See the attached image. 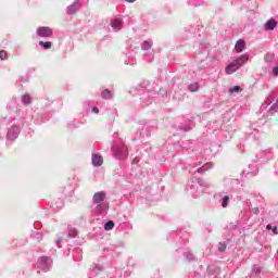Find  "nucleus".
Returning <instances> with one entry per match:
<instances>
[{"mask_svg": "<svg viewBox=\"0 0 278 278\" xmlns=\"http://www.w3.org/2000/svg\"><path fill=\"white\" fill-rule=\"evenodd\" d=\"M245 62H249V53L240 55L235 61H232L229 65L226 66L225 72L226 75H233L238 68L244 66Z\"/></svg>", "mask_w": 278, "mask_h": 278, "instance_id": "nucleus-1", "label": "nucleus"}, {"mask_svg": "<svg viewBox=\"0 0 278 278\" xmlns=\"http://www.w3.org/2000/svg\"><path fill=\"white\" fill-rule=\"evenodd\" d=\"M113 155L116 160H127L129 150L125 143L115 144L112 147Z\"/></svg>", "mask_w": 278, "mask_h": 278, "instance_id": "nucleus-2", "label": "nucleus"}, {"mask_svg": "<svg viewBox=\"0 0 278 278\" xmlns=\"http://www.w3.org/2000/svg\"><path fill=\"white\" fill-rule=\"evenodd\" d=\"M51 264H53V260H51V257L41 256L38 258L36 266L38 270H43L47 273V270H51Z\"/></svg>", "mask_w": 278, "mask_h": 278, "instance_id": "nucleus-3", "label": "nucleus"}, {"mask_svg": "<svg viewBox=\"0 0 278 278\" xmlns=\"http://www.w3.org/2000/svg\"><path fill=\"white\" fill-rule=\"evenodd\" d=\"M37 36H39V38H51L53 36V29L41 26L37 29Z\"/></svg>", "mask_w": 278, "mask_h": 278, "instance_id": "nucleus-4", "label": "nucleus"}, {"mask_svg": "<svg viewBox=\"0 0 278 278\" xmlns=\"http://www.w3.org/2000/svg\"><path fill=\"white\" fill-rule=\"evenodd\" d=\"M105 191H99L96 192L92 197V203L93 204H99V203H105Z\"/></svg>", "mask_w": 278, "mask_h": 278, "instance_id": "nucleus-5", "label": "nucleus"}, {"mask_svg": "<svg viewBox=\"0 0 278 278\" xmlns=\"http://www.w3.org/2000/svg\"><path fill=\"white\" fill-rule=\"evenodd\" d=\"M109 208H110V204H108V202H102V203L96 204L93 212L94 214H105V212H108Z\"/></svg>", "mask_w": 278, "mask_h": 278, "instance_id": "nucleus-6", "label": "nucleus"}, {"mask_svg": "<svg viewBox=\"0 0 278 278\" xmlns=\"http://www.w3.org/2000/svg\"><path fill=\"white\" fill-rule=\"evenodd\" d=\"M20 131L18 126H12L7 134L8 140H16Z\"/></svg>", "mask_w": 278, "mask_h": 278, "instance_id": "nucleus-7", "label": "nucleus"}, {"mask_svg": "<svg viewBox=\"0 0 278 278\" xmlns=\"http://www.w3.org/2000/svg\"><path fill=\"white\" fill-rule=\"evenodd\" d=\"M79 8H81V2L77 0L76 2H74L67 8V14H75V12L79 10Z\"/></svg>", "mask_w": 278, "mask_h": 278, "instance_id": "nucleus-8", "label": "nucleus"}, {"mask_svg": "<svg viewBox=\"0 0 278 278\" xmlns=\"http://www.w3.org/2000/svg\"><path fill=\"white\" fill-rule=\"evenodd\" d=\"M244 49H247V42H244V40L239 39L236 45H235V50L238 53H242V51H244Z\"/></svg>", "mask_w": 278, "mask_h": 278, "instance_id": "nucleus-9", "label": "nucleus"}, {"mask_svg": "<svg viewBox=\"0 0 278 278\" xmlns=\"http://www.w3.org/2000/svg\"><path fill=\"white\" fill-rule=\"evenodd\" d=\"M111 27H113V29H117V30L123 29V20H121V18L112 20Z\"/></svg>", "mask_w": 278, "mask_h": 278, "instance_id": "nucleus-10", "label": "nucleus"}, {"mask_svg": "<svg viewBox=\"0 0 278 278\" xmlns=\"http://www.w3.org/2000/svg\"><path fill=\"white\" fill-rule=\"evenodd\" d=\"M275 27H277V21L275 18H270L265 24L266 31H273V29H275Z\"/></svg>", "mask_w": 278, "mask_h": 278, "instance_id": "nucleus-11", "label": "nucleus"}, {"mask_svg": "<svg viewBox=\"0 0 278 278\" xmlns=\"http://www.w3.org/2000/svg\"><path fill=\"white\" fill-rule=\"evenodd\" d=\"M93 166H101L103 164V156L99 154H92Z\"/></svg>", "mask_w": 278, "mask_h": 278, "instance_id": "nucleus-12", "label": "nucleus"}, {"mask_svg": "<svg viewBox=\"0 0 278 278\" xmlns=\"http://www.w3.org/2000/svg\"><path fill=\"white\" fill-rule=\"evenodd\" d=\"M102 99H106L110 100L114 97V94L112 93V91H110V89H104L101 93Z\"/></svg>", "mask_w": 278, "mask_h": 278, "instance_id": "nucleus-13", "label": "nucleus"}, {"mask_svg": "<svg viewBox=\"0 0 278 278\" xmlns=\"http://www.w3.org/2000/svg\"><path fill=\"white\" fill-rule=\"evenodd\" d=\"M22 103H24V105H29V103H31V97L29 93L23 96Z\"/></svg>", "mask_w": 278, "mask_h": 278, "instance_id": "nucleus-14", "label": "nucleus"}, {"mask_svg": "<svg viewBox=\"0 0 278 278\" xmlns=\"http://www.w3.org/2000/svg\"><path fill=\"white\" fill-rule=\"evenodd\" d=\"M264 60H265V62H268V63L273 62V60H275V53H273V52L266 53L264 56Z\"/></svg>", "mask_w": 278, "mask_h": 278, "instance_id": "nucleus-15", "label": "nucleus"}, {"mask_svg": "<svg viewBox=\"0 0 278 278\" xmlns=\"http://www.w3.org/2000/svg\"><path fill=\"white\" fill-rule=\"evenodd\" d=\"M188 90L190 92H197L199 90V83H193V84L189 85Z\"/></svg>", "mask_w": 278, "mask_h": 278, "instance_id": "nucleus-16", "label": "nucleus"}, {"mask_svg": "<svg viewBox=\"0 0 278 278\" xmlns=\"http://www.w3.org/2000/svg\"><path fill=\"white\" fill-rule=\"evenodd\" d=\"M104 229H105V231H112V229H114V222L109 220L108 223H105Z\"/></svg>", "mask_w": 278, "mask_h": 278, "instance_id": "nucleus-17", "label": "nucleus"}, {"mask_svg": "<svg viewBox=\"0 0 278 278\" xmlns=\"http://www.w3.org/2000/svg\"><path fill=\"white\" fill-rule=\"evenodd\" d=\"M39 47H42V49H51V41H39Z\"/></svg>", "mask_w": 278, "mask_h": 278, "instance_id": "nucleus-18", "label": "nucleus"}, {"mask_svg": "<svg viewBox=\"0 0 278 278\" xmlns=\"http://www.w3.org/2000/svg\"><path fill=\"white\" fill-rule=\"evenodd\" d=\"M151 47H152V43L150 41H143L141 49L143 51H149V49H151Z\"/></svg>", "mask_w": 278, "mask_h": 278, "instance_id": "nucleus-19", "label": "nucleus"}, {"mask_svg": "<svg viewBox=\"0 0 278 278\" xmlns=\"http://www.w3.org/2000/svg\"><path fill=\"white\" fill-rule=\"evenodd\" d=\"M233 92H242V87H240V86H235V87H231L230 89H229V93L230 94H233Z\"/></svg>", "mask_w": 278, "mask_h": 278, "instance_id": "nucleus-20", "label": "nucleus"}, {"mask_svg": "<svg viewBox=\"0 0 278 278\" xmlns=\"http://www.w3.org/2000/svg\"><path fill=\"white\" fill-rule=\"evenodd\" d=\"M222 207H227V205H229V195H225L222 200Z\"/></svg>", "mask_w": 278, "mask_h": 278, "instance_id": "nucleus-21", "label": "nucleus"}, {"mask_svg": "<svg viewBox=\"0 0 278 278\" xmlns=\"http://www.w3.org/2000/svg\"><path fill=\"white\" fill-rule=\"evenodd\" d=\"M185 257L186 260H188V262H194V254L190 253V252H185Z\"/></svg>", "mask_w": 278, "mask_h": 278, "instance_id": "nucleus-22", "label": "nucleus"}, {"mask_svg": "<svg viewBox=\"0 0 278 278\" xmlns=\"http://www.w3.org/2000/svg\"><path fill=\"white\" fill-rule=\"evenodd\" d=\"M261 273H262V267L256 265V266L253 267V270H252L251 275L252 276L253 275H260Z\"/></svg>", "mask_w": 278, "mask_h": 278, "instance_id": "nucleus-23", "label": "nucleus"}, {"mask_svg": "<svg viewBox=\"0 0 278 278\" xmlns=\"http://www.w3.org/2000/svg\"><path fill=\"white\" fill-rule=\"evenodd\" d=\"M68 236H70V238H76L77 237V229L70 228Z\"/></svg>", "mask_w": 278, "mask_h": 278, "instance_id": "nucleus-24", "label": "nucleus"}, {"mask_svg": "<svg viewBox=\"0 0 278 278\" xmlns=\"http://www.w3.org/2000/svg\"><path fill=\"white\" fill-rule=\"evenodd\" d=\"M273 101H275V97L273 94H270L264 102L263 105H270V103H273Z\"/></svg>", "mask_w": 278, "mask_h": 278, "instance_id": "nucleus-25", "label": "nucleus"}, {"mask_svg": "<svg viewBox=\"0 0 278 278\" xmlns=\"http://www.w3.org/2000/svg\"><path fill=\"white\" fill-rule=\"evenodd\" d=\"M213 167H214V163H212V162H208V163L202 165V168H204V170H206V172L212 169Z\"/></svg>", "mask_w": 278, "mask_h": 278, "instance_id": "nucleus-26", "label": "nucleus"}, {"mask_svg": "<svg viewBox=\"0 0 278 278\" xmlns=\"http://www.w3.org/2000/svg\"><path fill=\"white\" fill-rule=\"evenodd\" d=\"M198 184H199V186H201V187H203V188H207V186H210V185L207 184V181H205V180H203V179H201V178H198Z\"/></svg>", "mask_w": 278, "mask_h": 278, "instance_id": "nucleus-27", "label": "nucleus"}, {"mask_svg": "<svg viewBox=\"0 0 278 278\" xmlns=\"http://www.w3.org/2000/svg\"><path fill=\"white\" fill-rule=\"evenodd\" d=\"M8 58V52L5 50L0 51V60H5Z\"/></svg>", "mask_w": 278, "mask_h": 278, "instance_id": "nucleus-28", "label": "nucleus"}, {"mask_svg": "<svg viewBox=\"0 0 278 278\" xmlns=\"http://www.w3.org/2000/svg\"><path fill=\"white\" fill-rule=\"evenodd\" d=\"M227 249V244L223 243V242H219L218 243V251L223 252Z\"/></svg>", "mask_w": 278, "mask_h": 278, "instance_id": "nucleus-29", "label": "nucleus"}, {"mask_svg": "<svg viewBox=\"0 0 278 278\" xmlns=\"http://www.w3.org/2000/svg\"><path fill=\"white\" fill-rule=\"evenodd\" d=\"M198 173H199L200 175H203V173H206V170H205V168L202 166V167L198 168Z\"/></svg>", "mask_w": 278, "mask_h": 278, "instance_id": "nucleus-30", "label": "nucleus"}, {"mask_svg": "<svg viewBox=\"0 0 278 278\" xmlns=\"http://www.w3.org/2000/svg\"><path fill=\"white\" fill-rule=\"evenodd\" d=\"M273 74L275 75V77H278V67H274L273 68Z\"/></svg>", "mask_w": 278, "mask_h": 278, "instance_id": "nucleus-31", "label": "nucleus"}, {"mask_svg": "<svg viewBox=\"0 0 278 278\" xmlns=\"http://www.w3.org/2000/svg\"><path fill=\"white\" fill-rule=\"evenodd\" d=\"M92 112H93L94 114H99V108L94 106V108L92 109Z\"/></svg>", "mask_w": 278, "mask_h": 278, "instance_id": "nucleus-32", "label": "nucleus"}, {"mask_svg": "<svg viewBox=\"0 0 278 278\" xmlns=\"http://www.w3.org/2000/svg\"><path fill=\"white\" fill-rule=\"evenodd\" d=\"M138 162H140V159H138V157H135V159L132 160V164H138Z\"/></svg>", "mask_w": 278, "mask_h": 278, "instance_id": "nucleus-33", "label": "nucleus"}, {"mask_svg": "<svg viewBox=\"0 0 278 278\" xmlns=\"http://www.w3.org/2000/svg\"><path fill=\"white\" fill-rule=\"evenodd\" d=\"M273 233H274L275 236H277V233H278V231H277V226L273 228Z\"/></svg>", "mask_w": 278, "mask_h": 278, "instance_id": "nucleus-34", "label": "nucleus"}, {"mask_svg": "<svg viewBox=\"0 0 278 278\" xmlns=\"http://www.w3.org/2000/svg\"><path fill=\"white\" fill-rule=\"evenodd\" d=\"M266 229H267V231H270V229H273V226H271L270 224H268V225L266 226Z\"/></svg>", "mask_w": 278, "mask_h": 278, "instance_id": "nucleus-35", "label": "nucleus"}, {"mask_svg": "<svg viewBox=\"0 0 278 278\" xmlns=\"http://www.w3.org/2000/svg\"><path fill=\"white\" fill-rule=\"evenodd\" d=\"M127 3H134L136 0H126Z\"/></svg>", "mask_w": 278, "mask_h": 278, "instance_id": "nucleus-36", "label": "nucleus"}, {"mask_svg": "<svg viewBox=\"0 0 278 278\" xmlns=\"http://www.w3.org/2000/svg\"><path fill=\"white\" fill-rule=\"evenodd\" d=\"M37 236H42V235H40V232H38Z\"/></svg>", "mask_w": 278, "mask_h": 278, "instance_id": "nucleus-37", "label": "nucleus"}, {"mask_svg": "<svg viewBox=\"0 0 278 278\" xmlns=\"http://www.w3.org/2000/svg\"><path fill=\"white\" fill-rule=\"evenodd\" d=\"M255 212H256V214H257V212H258V208H256V211H255Z\"/></svg>", "mask_w": 278, "mask_h": 278, "instance_id": "nucleus-38", "label": "nucleus"}, {"mask_svg": "<svg viewBox=\"0 0 278 278\" xmlns=\"http://www.w3.org/2000/svg\"><path fill=\"white\" fill-rule=\"evenodd\" d=\"M255 212H256V214H257V212H258V208H256V211H255Z\"/></svg>", "mask_w": 278, "mask_h": 278, "instance_id": "nucleus-39", "label": "nucleus"}]
</instances>
